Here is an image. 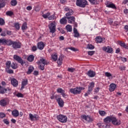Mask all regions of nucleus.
Masks as SVG:
<instances>
[{"label": "nucleus", "mask_w": 128, "mask_h": 128, "mask_svg": "<svg viewBox=\"0 0 128 128\" xmlns=\"http://www.w3.org/2000/svg\"><path fill=\"white\" fill-rule=\"evenodd\" d=\"M10 64H11L10 61H8L6 62V68H10Z\"/></svg>", "instance_id": "nucleus-47"}, {"label": "nucleus", "mask_w": 128, "mask_h": 128, "mask_svg": "<svg viewBox=\"0 0 128 128\" xmlns=\"http://www.w3.org/2000/svg\"><path fill=\"white\" fill-rule=\"evenodd\" d=\"M48 20H56V16L54 14H53L48 18Z\"/></svg>", "instance_id": "nucleus-50"}, {"label": "nucleus", "mask_w": 128, "mask_h": 128, "mask_svg": "<svg viewBox=\"0 0 128 128\" xmlns=\"http://www.w3.org/2000/svg\"><path fill=\"white\" fill-rule=\"evenodd\" d=\"M5 92H7L8 94H10L12 92V89L10 88H4V86H0V94H4Z\"/></svg>", "instance_id": "nucleus-6"}, {"label": "nucleus", "mask_w": 128, "mask_h": 128, "mask_svg": "<svg viewBox=\"0 0 128 128\" xmlns=\"http://www.w3.org/2000/svg\"><path fill=\"white\" fill-rule=\"evenodd\" d=\"M73 30L74 38H78L80 36V33H78V30L76 28H74Z\"/></svg>", "instance_id": "nucleus-26"}, {"label": "nucleus", "mask_w": 128, "mask_h": 128, "mask_svg": "<svg viewBox=\"0 0 128 128\" xmlns=\"http://www.w3.org/2000/svg\"><path fill=\"white\" fill-rule=\"evenodd\" d=\"M94 88V82H92L90 83V85L88 86V91L90 92H92V88Z\"/></svg>", "instance_id": "nucleus-24"}, {"label": "nucleus", "mask_w": 128, "mask_h": 128, "mask_svg": "<svg viewBox=\"0 0 128 128\" xmlns=\"http://www.w3.org/2000/svg\"><path fill=\"white\" fill-rule=\"evenodd\" d=\"M66 30L68 32H72V26L68 24L66 26Z\"/></svg>", "instance_id": "nucleus-34"}, {"label": "nucleus", "mask_w": 128, "mask_h": 128, "mask_svg": "<svg viewBox=\"0 0 128 128\" xmlns=\"http://www.w3.org/2000/svg\"><path fill=\"white\" fill-rule=\"evenodd\" d=\"M18 4V2H16V0H12L11 1V5L13 6H16Z\"/></svg>", "instance_id": "nucleus-40"}, {"label": "nucleus", "mask_w": 128, "mask_h": 128, "mask_svg": "<svg viewBox=\"0 0 128 128\" xmlns=\"http://www.w3.org/2000/svg\"><path fill=\"white\" fill-rule=\"evenodd\" d=\"M96 42L97 44L102 42V38L100 36L96 37Z\"/></svg>", "instance_id": "nucleus-31"}, {"label": "nucleus", "mask_w": 128, "mask_h": 128, "mask_svg": "<svg viewBox=\"0 0 128 128\" xmlns=\"http://www.w3.org/2000/svg\"><path fill=\"white\" fill-rule=\"evenodd\" d=\"M56 100V102H58V104H59V106L60 108H62L64 106V100L60 98H58V96H55Z\"/></svg>", "instance_id": "nucleus-10"}, {"label": "nucleus", "mask_w": 128, "mask_h": 128, "mask_svg": "<svg viewBox=\"0 0 128 128\" xmlns=\"http://www.w3.org/2000/svg\"><path fill=\"white\" fill-rule=\"evenodd\" d=\"M62 96H63V98H68V95L66 94V93L63 92V93L62 94Z\"/></svg>", "instance_id": "nucleus-60"}, {"label": "nucleus", "mask_w": 128, "mask_h": 128, "mask_svg": "<svg viewBox=\"0 0 128 128\" xmlns=\"http://www.w3.org/2000/svg\"><path fill=\"white\" fill-rule=\"evenodd\" d=\"M28 84V81L27 79L24 80L22 82V86L20 88V90H22L24 88V86H26Z\"/></svg>", "instance_id": "nucleus-15"}, {"label": "nucleus", "mask_w": 128, "mask_h": 128, "mask_svg": "<svg viewBox=\"0 0 128 128\" xmlns=\"http://www.w3.org/2000/svg\"><path fill=\"white\" fill-rule=\"evenodd\" d=\"M67 50H72V52H78V49L72 47L68 48Z\"/></svg>", "instance_id": "nucleus-49"}, {"label": "nucleus", "mask_w": 128, "mask_h": 128, "mask_svg": "<svg viewBox=\"0 0 128 128\" xmlns=\"http://www.w3.org/2000/svg\"><path fill=\"white\" fill-rule=\"evenodd\" d=\"M112 116H108L106 118H104V122L106 124H110L112 122Z\"/></svg>", "instance_id": "nucleus-17"}, {"label": "nucleus", "mask_w": 128, "mask_h": 128, "mask_svg": "<svg viewBox=\"0 0 128 128\" xmlns=\"http://www.w3.org/2000/svg\"><path fill=\"white\" fill-rule=\"evenodd\" d=\"M66 18L68 20V22L69 24H72V22H74V20H76V18H74V16H69Z\"/></svg>", "instance_id": "nucleus-19"}, {"label": "nucleus", "mask_w": 128, "mask_h": 128, "mask_svg": "<svg viewBox=\"0 0 128 128\" xmlns=\"http://www.w3.org/2000/svg\"><path fill=\"white\" fill-rule=\"evenodd\" d=\"M6 72L8 74H14V70L10 69V68H6Z\"/></svg>", "instance_id": "nucleus-41"}, {"label": "nucleus", "mask_w": 128, "mask_h": 128, "mask_svg": "<svg viewBox=\"0 0 128 128\" xmlns=\"http://www.w3.org/2000/svg\"><path fill=\"white\" fill-rule=\"evenodd\" d=\"M105 76H107V78H110L112 76V74L108 72H105Z\"/></svg>", "instance_id": "nucleus-51"}, {"label": "nucleus", "mask_w": 128, "mask_h": 128, "mask_svg": "<svg viewBox=\"0 0 128 128\" xmlns=\"http://www.w3.org/2000/svg\"><path fill=\"white\" fill-rule=\"evenodd\" d=\"M6 14L9 16H12L14 14V12H12V11H8L6 12Z\"/></svg>", "instance_id": "nucleus-44"}, {"label": "nucleus", "mask_w": 128, "mask_h": 128, "mask_svg": "<svg viewBox=\"0 0 128 128\" xmlns=\"http://www.w3.org/2000/svg\"><path fill=\"white\" fill-rule=\"evenodd\" d=\"M58 64H60V66L62 64V56H60L58 58V60L57 62Z\"/></svg>", "instance_id": "nucleus-33"}, {"label": "nucleus", "mask_w": 128, "mask_h": 128, "mask_svg": "<svg viewBox=\"0 0 128 128\" xmlns=\"http://www.w3.org/2000/svg\"><path fill=\"white\" fill-rule=\"evenodd\" d=\"M102 50L104 52H106L108 54H112V48H110V46H104Z\"/></svg>", "instance_id": "nucleus-13"}, {"label": "nucleus", "mask_w": 128, "mask_h": 128, "mask_svg": "<svg viewBox=\"0 0 128 128\" xmlns=\"http://www.w3.org/2000/svg\"><path fill=\"white\" fill-rule=\"evenodd\" d=\"M64 10L67 12L66 14V18L71 16H72V14H74V10L68 7L65 8Z\"/></svg>", "instance_id": "nucleus-7"}, {"label": "nucleus", "mask_w": 128, "mask_h": 128, "mask_svg": "<svg viewBox=\"0 0 128 128\" xmlns=\"http://www.w3.org/2000/svg\"><path fill=\"white\" fill-rule=\"evenodd\" d=\"M16 96H18V98H24V95L21 93H18L16 94Z\"/></svg>", "instance_id": "nucleus-55"}, {"label": "nucleus", "mask_w": 128, "mask_h": 128, "mask_svg": "<svg viewBox=\"0 0 128 128\" xmlns=\"http://www.w3.org/2000/svg\"><path fill=\"white\" fill-rule=\"evenodd\" d=\"M120 70H126V67L124 66H121L119 68Z\"/></svg>", "instance_id": "nucleus-59"}, {"label": "nucleus", "mask_w": 128, "mask_h": 128, "mask_svg": "<svg viewBox=\"0 0 128 128\" xmlns=\"http://www.w3.org/2000/svg\"><path fill=\"white\" fill-rule=\"evenodd\" d=\"M99 91H100V88H95L94 89L95 92H98Z\"/></svg>", "instance_id": "nucleus-64"}, {"label": "nucleus", "mask_w": 128, "mask_h": 128, "mask_svg": "<svg viewBox=\"0 0 128 128\" xmlns=\"http://www.w3.org/2000/svg\"><path fill=\"white\" fill-rule=\"evenodd\" d=\"M88 0L92 4H98V1L96 0Z\"/></svg>", "instance_id": "nucleus-45"}, {"label": "nucleus", "mask_w": 128, "mask_h": 128, "mask_svg": "<svg viewBox=\"0 0 128 128\" xmlns=\"http://www.w3.org/2000/svg\"><path fill=\"white\" fill-rule=\"evenodd\" d=\"M9 42H10V40H6L4 38L0 39V44L4 46H6V44L7 46H8Z\"/></svg>", "instance_id": "nucleus-14"}, {"label": "nucleus", "mask_w": 128, "mask_h": 128, "mask_svg": "<svg viewBox=\"0 0 128 128\" xmlns=\"http://www.w3.org/2000/svg\"><path fill=\"white\" fill-rule=\"evenodd\" d=\"M106 6L108 8H114L115 10L116 8V5L114 4H108Z\"/></svg>", "instance_id": "nucleus-29"}, {"label": "nucleus", "mask_w": 128, "mask_h": 128, "mask_svg": "<svg viewBox=\"0 0 128 128\" xmlns=\"http://www.w3.org/2000/svg\"><path fill=\"white\" fill-rule=\"evenodd\" d=\"M27 60L30 62H34V55H30L28 58Z\"/></svg>", "instance_id": "nucleus-30"}, {"label": "nucleus", "mask_w": 128, "mask_h": 128, "mask_svg": "<svg viewBox=\"0 0 128 128\" xmlns=\"http://www.w3.org/2000/svg\"><path fill=\"white\" fill-rule=\"evenodd\" d=\"M111 122L114 126H120V120H116V118L114 116L112 117Z\"/></svg>", "instance_id": "nucleus-11"}, {"label": "nucleus", "mask_w": 128, "mask_h": 128, "mask_svg": "<svg viewBox=\"0 0 128 128\" xmlns=\"http://www.w3.org/2000/svg\"><path fill=\"white\" fill-rule=\"evenodd\" d=\"M38 48H36V46H34L33 47H32V50L33 52H36V50Z\"/></svg>", "instance_id": "nucleus-63"}, {"label": "nucleus", "mask_w": 128, "mask_h": 128, "mask_svg": "<svg viewBox=\"0 0 128 128\" xmlns=\"http://www.w3.org/2000/svg\"><path fill=\"white\" fill-rule=\"evenodd\" d=\"M108 24H112V22H114V20H112V19L110 18L108 20Z\"/></svg>", "instance_id": "nucleus-57"}, {"label": "nucleus", "mask_w": 128, "mask_h": 128, "mask_svg": "<svg viewBox=\"0 0 128 128\" xmlns=\"http://www.w3.org/2000/svg\"><path fill=\"white\" fill-rule=\"evenodd\" d=\"M34 68L32 66H30L28 68V71L27 72L26 74H30L32 72H34Z\"/></svg>", "instance_id": "nucleus-28"}, {"label": "nucleus", "mask_w": 128, "mask_h": 128, "mask_svg": "<svg viewBox=\"0 0 128 128\" xmlns=\"http://www.w3.org/2000/svg\"><path fill=\"white\" fill-rule=\"evenodd\" d=\"M68 72H74L76 71V68H68Z\"/></svg>", "instance_id": "nucleus-46"}, {"label": "nucleus", "mask_w": 128, "mask_h": 128, "mask_svg": "<svg viewBox=\"0 0 128 128\" xmlns=\"http://www.w3.org/2000/svg\"><path fill=\"white\" fill-rule=\"evenodd\" d=\"M57 118L58 120L61 122H66L68 120V118L64 115H58L57 116Z\"/></svg>", "instance_id": "nucleus-9"}, {"label": "nucleus", "mask_w": 128, "mask_h": 128, "mask_svg": "<svg viewBox=\"0 0 128 128\" xmlns=\"http://www.w3.org/2000/svg\"><path fill=\"white\" fill-rule=\"evenodd\" d=\"M19 114L18 110H15L12 111V116H13L17 118V116H18Z\"/></svg>", "instance_id": "nucleus-25"}, {"label": "nucleus", "mask_w": 128, "mask_h": 128, "mask_svg": "<svg viewBox=\"0 0 128 128\" xmlns=\"http://www.w3.org/2000/svg\"><path fill=\"white\" fill-rule=\"evenodd\" d=\"M82 118L83 120H86V122H92V118H90V117L89 116H86V115H82Z\"/></svg>", "instance_id": "nucleus-20"}, {"label": "nucleus", "mask_w": 128, "mask_h": 128, "mask_svg": "<svg viewBox=\"0 0 128 128\" xmlns=\"http://www.w3.org/2000/svg\"><path fill=\"white\" fill-rule=\"evenodd\" d=\"M14 26L16 30H20V24H18L16 23L14 24Z\"/></svg>", "instance_id": "nucleus-53"}, {"label": "nucleus", "mask_w": 128, "mask_h": 128, "mask_svg": "<svg viewBox=\"0 0 128 128\" xmlns=\"http://www.w3.org/2000/svg\"><path fill=\"white\" fill-rule=\"evenodd\" d=\"M84 88L83 87H77L74 88H71L70 90V92L74 94H80L82 92V90H84Z\"/></svg>", "instance_id": "nucleus-3"}, {"label": "nucleus", "mask_w": 128, "mask_h": 128, "mask_svg": "<svg viewBox=\"0 0 128 128\" xmlns=\"http://www.w3.org/2000/svg\"><path fill=\"white\" fill-rule=\"evenodd\" d=\"M50 16V13L48 12L46 14H43L42 16L44 18H48Z\"/></svg>", "instance_id": "nucleus-39"}, {"label": "nucleus", "mask_w": 128, "mask_h": 128, "mask_svg": "<svg viewBox=\"0 0 128 128\" xmlns=\"http://www.w3.org/2000/svg\"><path fill=\"white\" fill-rule=\"evenodd\" d=\"M22 30H26V28H28V26H26V23L24 22L22 26Z\"/></svg>", "instance_id": "nucleus-43"}, {"label": "nucleus", "mask_w": 128, "mask_h": 128, "mask_svg": "<svg viewBox=\"0 0 128 128\" xmlns=\"http://www.w3.org/2000/svg\"><path fill=\"white\" fill-rule=\"evenodd\" d=\"M32 7L31 6H28L26 7V10H32Z\"/></svg>", "instance_id": "nucleus-62"}, {"label": "nucleus", "mask_w": 128, "mask_h": 128, "mask_svg": "<svg viewBox=\"0 0 128 128\" xmlns=\"http://www.w3.org/2000/svg\"><path fill=\"white\" fill-rule=\"evenodd\" d=\"M87 48H88V50H94V46L92 44H88L87 46Z\"/></svg>", "instance_id": "nucleus-42"}, {"label": "nucleus", "mask_w": 128, "mask_h": 128, "mask_svg": "<svg viewBox=\"0 0 128 128\" xmlns=\"http://www.w3.org/2000/svg\"><path fill=\"white\" fill-rule=\"evenodd\" d=\"M6 118V114L4 113H0V118Z\"/></svg>", "instance_id": "nucleus-54"}, {"label": "nucleus", "mask_w": 128, "mask_h": 128, "mask_svg": "<svg viewBox=\"0 0 128 128\" xmlns=\"http://www.w3.org/2000/svg\"><path fill=\"white\" fill-rule=\"evenodd\" d=\"M11 67L14 70H16V68H18V64H16L12 62L11 64Z\"/></svg>", "instance_id": "nucleus-36"}, {"label": "nucleus", "mask_w": 128, "mask_h": 128, "mask_svg": "<svg viewBox=\"0 0 128 128\" xmlns=\"http://www.w3.org/2000/svg\"><path fill=\"white\" fill-rule=\"evenodd\" d=\"M30 118L31 120H38V118H40V117L37 114H34L32 115V114H29Z\"/></svg>", "instance_id": "nucleus-12"}, {"label": "nucleus", "mask_w": 128, "mask_h": 128, "mask_svg": "<svg viewBox=\"0 0 128 128\" xmlns=\"http://www.w3.org/2000/svg\"><path fill=\"white\" fill-rule=\"evenodd\" d=\"M52 58L54 60V62H56V60H58V54H52Z\"/></svg>", "instance_id": "nucleus-32"}, {"label": "nucleus", "mask_w": 128, "mask_h": 128, "mask_svg": "<svg viewBox=\"0 0 128 128\" xmlns=\"http://www.w3.org/2000/svg\"><path fill=\"white\" fill-rule=\"evenodd\" d=\"M8 42L9 44L8 46H12L14 50H18V48H22V43L20 42L12 41V40H10Z\"/></svg>", "instance_id": "nucleus-1"}, {"label": "nucleus", "mask_w": 128, "mask_h": 128, "mask_svg": "<svg viewBox=\"0 0 128 128\" xmlns=\"http://www.w3.org/2000/svg\"><path fill=\"white\" fill-rule=\"evenodd\" d=\"M120 44L121 46H123V48H126L127 50H128V46H126V44L120 42Z\"/></svg>", "instance_id": "nucleus-38"}, {"label": "nucleus", "mask_w": 128, "mask_h": 128, "mask_svg": "<svg viewBox=\"0 0 128 128\" xmlns=\"http://www.w3.org/2000/svg\"><path fill=\"white\" fill-rule=\"evenodd\" d=\"M86 74H88V76H90V78H94V76H96V72L92 70H90Z\"/></svg>", "instance_id": "nucleus-18"}, {"label": "nucleus", "mask_w": 128, "mask_h": 128, "mask_svg": "<svg viewBox=\"0 0 128 128\" xmlns=\"http://www.w3.org/2000/svg\"><path fill=\"white\" fill-rule=\"evenodd\" d=\"M44 42H39L38 44V50H44Z\"/></svg>", "instance_id": "nucleus-21"}, {"label": "nucleus", "mask_w": 128, "mask_h": 128, "mask_svg": "<svg viewBox=\"0 0 128 128\" xmlns=\"http://www.w3.org/2000/svg\"><path fill=\"white\" fill-rule=\"evenodd\" d=\"M88 54L89 56H93L94 54V51H88Z\"/></svg>", "instance_id": "nucleus-52"}, {"label": "nucleus", "mask_w": 128, "mask_h": 128, "mask_svg": "<svg viewBox=\"0 0 128 128\" xmlns=\"http://www.w3.org/2000/svg\"><path fill=\"white\" fill-rule=\"evenodd\" d=\"M13 58L14 60H16L21 65L24 66V64L25 62H24V60H22L20 56L18 55H14Z\"/></svg>", "instance_id": "nucleus-8"}, {"label": "nucleus", "mask_w": 128, "mask_h": 128, "mask_svg": "<svg viewBox=\"0 0 128 128\" xmlns=\"http://www.w3.org/2000/svg\"><path fill=\"white\" fill-rule=\"evenodd\" d=\"M49 62L46 61L44 58H40V60L38 62V64H39V68L41 70H44V66L46 64H48Z\"/></svg>", "instance_id": "nucleus-2"}, {"label": "nucleus", "mask_w": 128, "mask_h": 128, "mask_svg": "<svg viewBox=\"0 0 128 128\" xmlns=\"http://www.w3.org/2000/svg\"><path fill=\"white\" fill-rule=\"evenodd\" d=\"M11 84L14 86V88H16L18 85V82L16 80V78H12L11 80Z\"/></svg>", "instance_id": "nucleus-16"}, {"label": "nucleus", "mask_w": 128, "mask_h": 128, "mask_svg": "<svg viewBox=\"0 0 128 128\" xmlns=\"http://www.w3.org/2000/svg\"><path fill=\"white\" fill-rule=\"evenodd\" d=\"M4 19L0 18V26H4Z\"/></svg>", "instance_id": "nucleus-48"}, {"label": "nucleus", "mask_w": 128, "mask_h": 128, "mask_svg": "<svg viewBox=\"0 0 128 128\" xmlns=\"http://www.w3.org/2000/svg\"><path fill=\"white\" fill-rule=\"evenodd\" d=\"M4 6H6V3L4 2L0 4V8H4Z\"/></svg>", "instance_id": "nucleus-56"}, {"label": "nucleus", "mask_w": 128, "mask_h": 128, "mask_svg": "<svg viewBox=\"0 0 128 128\" xmlns=\"http://www.w3.org/2000/svg\"><path fill=\"white\" fill-rule=\"evenodd\" d=\"M4 124H10V122H8V120L6 119L4 120Z\"/></svg>", "instance_id": "nucleus-58"}, {"label": "nucleus", "mask_w": 128, "mask_h": 128, "mask_svg": "<svg viewBox=\"0 0 128 128\" xmlns=\"http://www.w3.org/2000/svg\"><path fill=\"white\" fill-rule=\"evenodd\" d=\"M8 104V102H6V100L5 99L2 100L0 101V105L2 106H6Z\"/></svg>", "instance_id": "nucleus-27"}, {"label": "nucleus", "mask_w": 128, "mask_h": 128, "mask_svg": "<svg viewBox=\"0 0 128 128\" xmlns=\"http://www.w3.org/2000/svg\"><path fill=\"white\" fill-rule=\"evenodd\" d=\"M66 17L65 16L60 20V24H66L68 20H66Z\"/></svg>", "instance_id": "nucleus-23"}, {"label": "nucleus", "mask_w": 128, "mask_h": 128, "mask_svg": "<svg viewBox=\"0 0 128 128\" xmlns=\"http://www.w3.org/2000/svg\"><path fill=\"white\" fill-rule=\"evenodd\" d=\"M116 88V85L114 84H112L110 85L109 90L110 92H114Z\"/></svg>", "instance_id": "nucleus-22"}, {"label": "nucleus", "mask_w": 128, "mask_h": 128, "mask_svg": "<svg viewBox=\"0 0 128 128\" xmlns=\"http://www.w3.org/2000/svg\"><path fill=\"white\" fill-rule=\"evenodd\" d=\"M121 60H122V62H126V58H121Z\"/></svg>", "instance_id": "nucleus-61"}, {"label": "nucleus", "mask_w": 128, "mask_h": 128, "mask_svg": "<svg viewBox=\"0 0 128 128\" xmlns=\"http://www.w3.org/2000/svg\"><path fill=\"white\" fill-rule=\"evenodd\" d=\"M76 4L80 8H86V6H88V1L86 0H76Z\"/></svg>", "instance_id": "nucleus-5"}, {"label": "nucleus", "mask_w": 128, "mask_h": 128, "mask_svg": "<svg viewBox=\"0 0 128 128\" xmlns=\"http://www.w3.org/2000/svg\"><path fill=\"white\" fill-rule=\"evenodd\" d=\"M99 114L102 116H104L106 114V112L104 110H99Z\"/></svg>", "instance_id": "nucleus-37"}, {"label": "nucleus", "mask_w": 128, "mask_h": 128, "mask_svg": "<svg viewBox=\"0 0 128 128\" xmlns=\"http://www.w3.org/2000/svg\"><path fill=\"white\" fill-rule=\"evenodd\" d=\"M57 92H58L59 94H64V92H66L64 90H62L61 88H58L57 89Z\"/></svg>", "instance_id": "nucleus-35"}, {"label": "nucleus", "mask_w": 128, "mask_h": 128, "mask_svg": "<svg viewBox=\"0 0 128 128\" xmlns=\"http://www.w3.org/2000/svg\"><path fill=\"white\" fill-rule=\"evenodd\" d=\"M48 26L50 30V32H51V34H52V36H56V34H54V32H56V22H52Z\"/></svg>", "instance_id": "nucleus-4"}]
</instances>
